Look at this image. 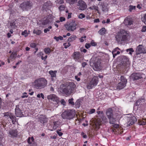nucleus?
Returning a JSON list of instances; mask_svg holds the SVG:
<instances>
[{"label":"nucleus","mask_w":146,"mask_h":146,"mask_svg":"<svg viewBox=\"0 0 146 146\" xmlns=\"http://www.w3.org/2000/svg\"><path fill=\"white\" fill-rule=\"evenodd\" d=\"M75 86L73 82L62 84L60 86V90L62 94L69 95L74 93Z\"/></svg>","instance_id":"obj_1"},{"label":"nucleus","mask_w":146,"mask_h":146,"mask_svg":"<svg viewBox=\"0 0 146 146\" xmlns=\"http://www.w3.org/2000/svg\"><path fill=\"white\" fill-rule=\"evenodd\" d=\"M128 35V33L126 31L123 30H121L116 35V40L118 42L121 43L127 40Z\"/></svg>","instance_id":"obj_2"},{"label":"nucleus","mask_w":146,"mask_h":146,"mask_svg":"<svg viewBox=\"0 0 146 146\" xmlns=\"http://www.w3.org/2000/svg\"><path fill=\"white\" fill-rule=\"evenodd\" d=\"M34 86L37 89H41L45 87L47 84V81L44 78H40L34 82Z\"/></svg>","instance_id":"obj_3"},{"label":"nucleus","mask_w":146,"mask_h":146,"mask_svg":"<svg viewBox=\"0 0 146 146\" xmlns=\"http://www.w3.org/2000/svg\"><path fill=\"white\" fill-rule=\"evenodd\" d=\"M75 110H67L62 113L61 116L64 119L70 120L72 119L75 116Z\"/></svg>","instance_id":"obj_4"},{"label":"nucleus","mask_w":146,"mask_h":146,"mask_svg":"<svg viewBox=\"0 0 146 146\" xmlns=\"http://www.w3.org/2000/svg\"><path fill=\"white\" fill-rule=\"evenodd\" d=\"M77 24L74 20L68 22L64 25L66 29L68 31H73L76 28Z\"/></svg>","instance_id":"obj_5"},{"label":"nucleus","mask_w":146,"mask_h":146,"mask_svg":"<svg viewBox=\"0 0 146 146\" xmlns=\"http://www.w3.org/2000/svg\"><path fill=\"white\" fill-rule=\"evenodd\" d=\"M93 63V68L95 70H98L101 69L100 59L97 58H93L91 59Z\"/></svg>","instance_id":"obj_6"},{"label":"nucleus","mask_w":146,"mask_h":146,"mask_svg":"<svg viewBox=\"0 0 146 146\" xmlns=\"http://www.w3.org/2000/svg\"><path fill=\"white\" fill-rule=\"evenodd\" d=\"M32 6V3L30 1H24L20 5V7L23 11H28L31 9Z\"/></svg>","instance_id":"obj_7"},{"label":"nucleus","mask_w":146,"mask_h":146,"mask_svg":"<svg viewBox=\"0 0 146 146\" xmlns=\"http://www.w3.org/2000/svg\"><path fill=\"white\" fill-rule=\"evenodd\" d=\"M97 76H94L87 86V88L88 89L92 88L94 86H96L98 82Z\"/></svg>","instance_id":"obj_8"},{"label":"nucleus","mask_w":146,"mask_h":146,"mask_svg":"<svg viewBox=\"0 0 146 146\" xmlns=\"http://www.w3.org/2000/svg\"><path fill=\"white\" fill-rule=\"evenodd\" d=\"M127 82V79L123 76H121L120 78V82L118 84L117 88L119 90L123 89L125 86Z\"/></svg>","instance_id":"obj_9"},{"label":"nucleus","mask_w":146,"mask_h":146,"mask_svg":"<svg viewBox=\"0 0 146 146\" xmlns=\"http://www.w3.org/2000/svg\"><path fill=\"white\" fill-rule=\"evenodd\" d=\"M73 57L75 61L81 62L83 60V57L78 52H74L73 54Z\"/></svg>","instance_id":"obj_10"},{"label":"nucleus","mask_w":146,"mask_h":146,"mask_svg":"<svg viewBox=\"0 0 146 146\" xmlns=\"http://www.w3.org/2000/svg\"><path fill=\"white\" fill-rule=\"evenodd\" d=\"M129 60L127 57L124 56H122L121 65L122 69L127 67L129 64Z\"/></svg>","instance_id":"obj_11"},{"label":"nucleus","mask_w":146,"mask_h":146,"mask_svg":"<svg viewBox=\"0 0 146 146\" xmlns=\"http://www.w3.org/2000/svg\"><path fill=\"white\" fill-rule=\"evenodd\" d=\"M47 98L50 100L56 102V105L58 104L59 102V98L55 95L52 94L48 95L47 96Z\"/></svg>","instance_id":"obj_12"},{"label":"nucleus","mask_w":146,"mask_h":146,"mask_svg":"<svg viewBox=\"0 0 146 146\" xmlns=\"http://www.w3.org/2000/svg\"><path fill=\"white\" fill-rule=\"evenodd\" d=\"M37 119L38 121L42 123L43 125H44L45 124L47 123L48 121L47 118L43 115H38Z\"/></svg>","instance_id":"obj_13"},{"label":"nucleus","mask_w":146,"mask_h":146,"mask_svg":"<svg viewBox=\"0 0 146 146\" xmlns=\"http://www.w3.org/2000/svg\"><path fill=\"white\" fill-rule=\"evenodd\" d=\"M77 5L79 6L78 9L82 11L85 10L87 7V5L86 3L82 0L79 1L78 2Z\"/></svg>","instance_id":"obj_14"},{"label":"nucleus","mask_w":146,"mask_h":146,"mask_svg":"<svg viewBox=\"0 0 146 146\" xmlns=\"http://www.w3.org/2000/svg\"><path fill=\"white\" fill-rule=\"evenodd\" d=\"M142 53H146V50L144 49L142 45H139L137 47L136 54H139Z\"/></svg>","instance_id":"obj_15"},{"label":"nucleus","mask_w":146,"mask_h":146,"mask_svg":"<svg viewBox=\"0 0 146 146\" xmlns=\"http://www.w3.org/2000/svg\"><path fill=\"white\" fill-rule=\"evenodd\" d=\"M102 121L100 118L99 117L97 118L96 121L94 122V127L95 128L96 130H97L100 128V126L102 124Z\"/></svg>","instance_id":"obj_16"},{"label":"nucleus","mask_w":146,"mask_h":146,"mask_svg":"<svg viewBox=\"0 0 146 146\" xmlns=\"http://www.w3.org/2000/svg\"><path fill=\"white\" fill-rule=\"evenodd\" d=\"M15 114L17 117H21L23 115L20 109L19 108V106H16L15 109Z\"/></svg>","instance_id":"obj_17"},{"label":"nucleus","mask_w":146,"mask_h":146,"mask_svg":"<svg viewBox=\"0 0 146 146\" xmlns=\"http://www.w3.org/2000/svg\"><path fill=\"white\" fill-rule=\"evenodd\" d=\"M129 121H128L127 124L129 126L133 125L135 122L137 121V119L136 117L133 116L129 118Z\"/></svg>","instance_id":"obj_18"},{"label":"nucleus","mask_w":146,"mask_h":146,"mask_svg":"<svg viewBox=\"0 0 146 146\" xmlns=\"http://www.w3.org/2000/svg\"><path fill=\"white\" fill-rule=\"evenodd\" d=\"M133 21L130 17H126L125 19L124 23L126 26H130L133 24Z\"/></svg>","instance_id":"obj_19"},{"label":"nucleus","mask_w":146,"mask_h":146,"mask_svg":"<svg viewBox=\"0 0 146 146\" xmlns=\"http://www.w3.org/2000/svg\"><path fill=\"white\" fill-rule=\"evenodd\" d=\"M131 77L133 80H138L141 78L140 74L137 73H133L131 75Z\"/></svg>","instance_id":"obj_20"},{"label":"nucleus","mask_w":146,"mask_h":146,"mask_svg":"<svg viewBox=\"0 0 146 146\" xmlns=\"http://www.w3.org/2000/svg\"><path fill=\"white\" fill-rule=\"evenodd\" d=\"M106 113L108 117L113 116V110L111 108H109L106 111Z\"/></svg>","instance_id":"obj_21"},{"label":"nucleus","mask_w":146,"mask_h":146,"mask_svg":"<svg viewBox=\"0 0 146 146\" xmlns=\"http://www.w3.org/2000/svg\"><path fill=\"white\" fill-rule=\"evenodd\" d=\"M18 131L16 129H12L9 131V134L11 137H16L17 135Z\"/></svg>","instance_id":"obj_22"},{"label":"nucleus","mask_w":146,"mask_h":146,"mask_svg":"<svg viewBox=\"0 0 146 146\" xmlns=\"http://www.w3.org/2000/svg\"><path fill=\"white\" fill-rule=\"evenodd\" d=\"M102 6V10L104 12L108 11V8L107 6L108 4L106 3H103L101 5Z\"/></svg>","instance_id":"obj_23"},{"label":"nucleus","mask_w":146,"mask_h":146,"mask_svg":"<svg viewBox=\"0 0 146 146\" xmlns=\"http://www.w3.org/2000/svg\"><path fill=\"white\" fill-rule=\"evenodd\" d=\"M109 120V122L111 124H113L115 123L116 121L115 119L113 116L110 117L108 118Z\"/></svg>","instance_id":"obj_24"},{"label":"nucleus","mask_w":146,"mask_h":146,"mask_svg":"<svg viewBox=\"0 0 146 146\" xmlns=\"http://www.w3.org/2000/svg\"><path fill=\"white\" fill-rule=\"evenodd\" d=\"M12 121L13 124H15L16 122V118L12 114L11 115L9 118Z\"/></svg>","instance_id":"obj_25"},{"label":"nucleus","mask_w":146,"mask_h":146,"mask_svg":"<svg viewBox=\"0 0 146 146\" xmlns=\"http://www.w3.org/2000/svg\"><path fill=\"white\" fill-rule=\"evenodd\" d=\"M48 20H44L41 23L40 25L42 27H46V25L48 24Z\"/></svg>","instance_id":"obj_26"},{"label":"nucleus","mask_w":146,"mask_h":146,"mask_svg":"<svg viewBox=\"0 0 146 146\" xmlns=\"http://www.w3.org/2000/svg\"><path fill=\"white\" fill-rule=\"evenodd\" d=\"M106 30L104 28H102L99 31L98 33L101 35H104L105 34Z\"/></svg>","instance_id":"obj_27"},{"label":"nucleus","mask_w":146,"mask_h":146,"mask_svg":"<svg viewBox=\"0 0 146 146\" xmlns=\"http://www.w3.org/2000/svg\"><path fill=\"white\" fill-rule=\"evenodd\" d=\"M76 38V35H73L70 37L68 39V40L69 42H72Z\"/></svg>","instance_id":"obj_28"},{"label":"nucleus","mask_w":146,"mask_h":146,"mask_svg":"<svg viewBox=\"0 0 146 146\" xmlns=\"http://www.w3.org/2000/svg\"><path fill=\"white\" fill-rule=\"evenodd\" d=\"M56 71H50L49 72V74H50L51 77L53 78L56 76Z\"/></svg>","instance_id":"obj_29"},{"label":"nucleus","mask_w":146,"mask_h":146,"mask_svg":"<svg viewBox=\"0 0 146 146\" xmlns=\"http://www.w3.org/2000/svg\"><path fill=\"white\" fill-rule=\"evenodd\" d=\"M11 114L9 112L5 113H4V116L6 117V118L7 119L9 118Z\"/></svg>","instance_id":"obj_30"},{"label":"nucleus","mask_w":146,"mask_h":146,"mask_svg":"<svg viewBox=\"0 0 146 146\" xmlns=\"http://www.w3.org/2000/svg\"><path fill=\"white\" fill-rule=\"evenodd\" d=\"M78 0H67L68 3L70 5H73L76 3Z\"/></svg>","instance_id":"obj_31"},{"label":"nucleus","mask_w":146,"mask_h":146,"mask_svg":"<svg viewBox=\"0 0 146 146\" xmlns=\"http://www.w3.org/2000/svg\"><path fill=\"white\" fill-rule=\"evenodd\" d=\"M58 122L55 121L53 122V129H56L57 127L59 126V125L58 123Z\"/></svg>","instance_id":"obj_32"},{"label":"nucleus","mask_w":146,"mask_h":146,"mask_svg":"<svg viewBox=\"0 0 146 146\" xmlns=\"http://www.w3.org/2000/svg\"><path fill=\"white\" fill-rule=\"evenodd\" d=\"M44 51L46 54H49L51 52V50L49 48L47 47L44 48Z\"/></svg>","instance_id":"obj_33"},{"label":"nucleus","mask_w":146,"mask_h":146,"mask_svg":"<svg viewBox=\"0 0 146 146\" xmlns=\"http://www.w3.org/2000/svg\"><path fill=\"white\" fill-rule=\"evenodd\" d=\"M16 23L15 22H13L12 23H11L10 24V26L11 27V28L12 29H15L16 27Z\"/></svg>","instance_id":"obj_34"},{"label":"nucleus","mask_w":146,"mask_h":146,"mask_svg":"<svg viewBox=\"0 0 146 146\" xmlns=\"http://www.w3.org/2000/svg\"><path fill=\"white\" fill-rule=\"evenodd\" d=\"M135 6L130 5L129 7V11L130 12H131L133 10H135Z\"/></svg>","instance_id":"obj_35"},{"label":"nucleus","mask_w":146,"mask_h":146,"mask_svg":"<svg viewBox=\"0 0 146 146\" xmlns=\"http://www.w3.org/2000/svg\"><path fill=\"white\" fill-rule=\"evenodd\" d=\"M54 38L57 41H58L59 40H62L63 39V37L61 36H59L58 37H56V36H55L54 37Z\"/></svg>","instance_id":"obj_36"},{"label":"nucleus","mask_w":146,"mask_h":146,"mask_svg":"<svg viewBox=\"0 0 146 146\" xmlns=\"http://www.w3.org/2000/svg\"><path fill=\"white\" fill-rule=\"evenodd\" d=\"M41 31L40 30H34L33 33H36L37 35H39L41 33Z\"/></svg>","instance_id":"obj_37"},{"label":"nucleus","mask_w":146,"mask_h":146,"mask_svg":"<svg viewBox=\"0 0 146 146\" xmlns=\"http://www.w3.org/2000/svg\"><path fill=\"white\" fill-rule=\"evenodd\" d=\"M102 120L104 122L106 123L108 122V120L105 116H101Z\"/></svg>","instance_id":"obj_38"},{"label":"nucleus","mask_w":146,"mask_h":146,"mask_svg":"<svg viewBox=\"0 0 146 146\" xmlns=\"http://www.w3.org/2000/svg\"><path fill=\"white\" fill-rule=\"evenodd\" d=\"M73 100L74 99L73 98H72L70 99H69L68 101L69 103L71 105L73 106L74 105V102L73 101Z\"/></svg>","instance_id":"obj_39"},{"label":"nucleus","mask_w":146,"mask_h":146,"mask_svg":"<svg viewBox=\"0 0 146 146\" xmlns=\"http://www.w3.org/2000/svg\"><path fill=\"white\" fill-rule=\"evenodd\" d=\"M52 27L51 26H49L48 28L45 29L44 30V32L45 33H46L47 32L50 31V29H51Z\"/></svg>","instance_id":"obj_40"},{"label":"nucleus","mask_w":146,"mask_h":146,"mask_svg":"<svg viewBox=\"0 0 146 146\" xmlns=\"http://www.w3.org/2000/svg\"><path fill=\"white\" fill-rule=\"evenodd\" d=\"M126 51L127 52H129V54H131L132 52H134V50H133V48H131L129 49H127L126 50Z\"/></svg>","instance_id":"obj_41"},{"label":"nucleus","mask_w":146,"mask_h":146,"mask_svg":"<svg viewBox=\"0 0 146 146\" xmlns=\"http://www.w3.org/2000/svg\"><path fill=\"white\" fill-rule=\"evenodd\" d=\"M21 34L22 35L24 36L25 37L27 36L28 35L27 30H25Z\"/></svg>","instance_id":"obj_42"},{"label":"nucleus","mask_w":146,"mask_h":146,"mask_svg":"<svg viewBox=\"0 0 146 146\" xmlns=\"http://www.w3.org/2000/svg\"><path fill=\"white\" fill-rule=\"evenodd\" d=\"M58 8L60 11H63L65 9V7L64 5H61Z\"/></svg>","instance_id":"obj_43"},{"label":"nucleus","mask_w":146,"mask_h":146,"mask_svg":"<svg viewBox=\"0 0 146 146\" xmlns=\"http://www.w3.org/2000/svg\"><path fill=\"white\" fill-rule=\"evenodd\" d=\"M85 15L82 13H80L78 16V18L81 19L85 18Z\"/></svg>","instance_id":"obj_44"},{"label":"nucleus","mask_w":146,"mask_h":146,"mask_svg":"<svg viewBox=\"0 0 146 146\" xmlns=\"http://www.w3.org/2000/svg\"><path fill=\"white\" fill-rule=\"evenodd\" d=\"M36 46V44L33 42H32L30 43V46L32 48H35Z\"/></svg>","instance_id":"obj_45"},{"label":"nucleus","mask_w":146,"mask_h":146,"mask_svg":"<svg viewBox=\"0 0 146 146\" xmlns=\"http://www.w3.org/2000/svg\"><path fill=\"white\" fill-rule=\"evenodd\" d=\"M142 21L146 24V14L145 15L144 17L142 18Z\"/></svg>","instance_id":"obj_46"},{"label":"nucleus","mask_w":146,"mask_h":146,"mask_svg":"<svg viewBox=\"0 0 146 146\" xmlns=\"http://www.w3.org/2000/svg\"><path fill=\"white\" fill-rule=\"evenodd\" d=\"M60 102L62 105L64 106H65L66 105V102H65L64 100L63 99H61L60 100Z\"/></svg>","instance_id":"obj_47"},{"label":"nucleus","mask_w":146,"mask_h":146,"mask_svg":"<svg viewBox=\"0 0 146 146\" xmlns=\"http://www.w3.org/2000/svg\"><path fill=\"white\" fill-rule=\"evenodd\" d=\"M98 7L97 6H96L94 5V6H92L93 10L95 9V10H96V11H98V13H99V11L98 10Z\"/></svg>","instance_id":"obj_48"},{"label":"nucleus","mask_w":146,"mask_h":146,"mask_svg":"<svg viewBox=\"0 0 146 146\" xmlns=\"http://www.w3.org/2000/svg\"><path fill=\"white\" fill-rule=\"evenodd\" d=\"M75 105L77 108H79L80 106V102L79 101H77L75 102Z\"/></svg>","instance_id":"obj_49"},{"label":"nucleus","mask_w":146,"mask_h":146,"mask_svg":"<svg viewBox=\"0 0 146 146\" xmlns=\"http://www.w3.org/2000/svg\"><path fill=\"white\" fill-rule=\"evenodd\" d=\"M141 31L142 32H145L146 31V26H143V27Z\"/></svg>","instance_id":"obj_50"},{"label":"nucleus","mask_w":146,"mask_h":146,"mask_svg":"<svg viewBox=\"0 0 146 146\" xmlns=\"http://www.w3.org/2000/svg\"><path fill=\"white\" fill-rule=\"evenodd\" d=\"M120 50V49L118 47H117L113 50L112 52V53H115L116 52H117V50Z\"/></svg>","instance_id":"obj_51"},{"label":"nucleus","mask_w":146,"mask_h":146,"mask_svg":"<svg viewBox=\"0 0 146 146\" xmlns=\"http://www.w3.org/2000/svg\"><path fill=\"white\" fill-rule=\"evenodd\" d=\"M66 44V43H64V45L65 46L64 47L65 48H67L69 46H70V44L69 42H68V43L67 45H65V44Z\"/></svg>","instance_id":"obj_52"},{"label":"nucleus","mask_w":146,"mask_h":146,"mask_svg":"<svg viewBox=\"0 0 146 146\" xmlns=\"http://www.w3.org/2000/svg\"><path fill=\"white\" fill-rule=\"evenodd\" d=\"M146 124V122L144 121H140L139 122V124L140 125H145Z\"/></svg>","instance_id":"obj_53"},{"label":"nucleus","mask_w":146,"mask_h":146,"mask_svg":"<svg viewBox=\"0 0 146 146\" xmlns=\"http://www.w3.org/2000/svg\"><path fill=\"white\" fill-rule=\"evenodd\" d=\"M91 46L90 44L86 43V44L85 47L86 48L88 49Z\"/></svg>","instance_id":"obj_54"},{"label":"nucleus","mask_w":146,"mask_h":146,"mask_svg":"<svg viewBox=\"0 0 146 146\" xmlns=\"http://www.w3.org/2000/svg\"><path fill=\"white\" fill-rule=\"evenodd\" d=\"M27 142L29 143V144H30L32 143V142L31 139V137H29L27 140Z\"/></svg>","instance_id":"obj_55"},{"label":"nucleus","mask_w":146,"mask_h":146,"mask_svg":"<svg viewBox=\"0 0 146 146\" xmlns=\"http://www.w3.org/2000/svg\"><path fill=\"white\" fill-rule=\"evenodd\" d=\"M65 18L63 17H61L60 18V20L61 22H62L63 21H65Z\"/></svg>","instance_id":"obj_56"},{"label":"nucleus","mask_w":146,"mask_h":146,"mask_svg":"<svg viewBox=\"0 0 146 146\" xmlns=\"http://www.w3.org/2000/svg\"><path fill=\"white\" fill-rule=\"evenodd\" d=\"M81 135L82 136V137L84 138H86L87 137V136L84 133V132H82L81 133Z\"/></svg>","instance_id":"obj_57"},{"label":"nucleus","mask_w":146,"mask_h":146,"mask_svg":"<svg viewBox=\"0 0 146 146\" xmlns=\"http://www.w3.org/2000/svg\"><path fill=\"white\" fill-rule=\"evenodd\" d=\"M95 111V109H91L90 111H89V114H92L94 113Z\"/></svg>","instance_id":"obj_58"},{"label":"nucleus","mask_w":146,"mask_h":146,"mask_svg":"<svg viewBox=\"0 0 146 146\" xmlns=\"http://www.w3.org/2000/svg\"><path fill=\"white\" fill-rule=\"evenodd\" d=\"M56 132L59 136H61L63 134V133L62 132H60L58 130Z\"/></svg>","instance_id":"obj_59"},{"label":"nucleus","mask_w":146,"mask_h":146,"mask_svg":"<svg viewBox=\"0 0 146 146\" xmlns=\"http://www.w3.org/2000/svg\"><path fill=\"white\" fill-rule=\"evenodd\" d=\"M82 66L84 68L87 65V63L86 62H83L82 63Z\"/></svg>","instance_id":"obj_60"},{"label":"nucleus","mask_w":146,"mask_h":146,"mask_svg":"<svg viewBox=\"0 0 146 146\" xmlns=\"http://www.w3.org/2000/svg\"><path fill=\"white\" fill-rule=\"evenodd\" d=\"M75 79L78 81H80V78L78 77V76H75Z\"/></svg>","instance_id":"obj_61"},{"label":"nucleus","mask_w":146,"mask_h":146,"mask_svg":"<svg viewBox=\"0 0 146 146\" xmlns=\"http://www.w3.org/2000/svg\"><path fill=\"white\" fill-rule=\"evenodd\" d=\"M64 1L63 0H60L58 2V3L60 4H62L64 3Z\"/></svg>","instance_id":"obj_62"},{"label":"nucleus","mask_w":146,"mask_h":146,"mask_svg":"<svg viewBox=\"0 0 146 146\" xmlns=\"http://www.w3.org/2000/svg\"><path fill=\"white\" fill-rule=\"evenodd\" d=\"M90 44L92 46H96L97 45L96 43L95 42H91L90 43Z\"/></svg>","instance_id":"obj_63"},{"label":"nucleus","mask_w":146,"mask_h":146,"mask_svg":"<svg viewBox=\"0 0 146 146\" xmlns=\"http://www.w3.org/2000/svg\"><path fill=\"white\" fill-rule=\"evenodd\" d=\"M113 127L115 128H117L119 127V125L117 124H115L113 125Z\"/></svg>","instance_id":"obj_64"}]
</instances>
